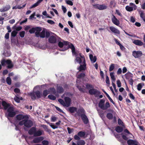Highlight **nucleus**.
<instances>
[{
    "instance_id": "f257e3e1",
    "label": "nucleus",
    "mask_w": 145,
    "mask_h": 145,
    "mask_svg": "<svg viewBox=\"0 0 145 145\" xmlns=\"http://www.w3.org/2000/svg\"><path fill=\"white\" fill-rule=\"evenodd\" d=\"M58 44L60 48L63 47L64 45H68L69 47L71 49L73 54L75 55L76 56H78L77 52L75 51V47L72 44L67 41H63V42H59Z\"/></svg>"
},
{
    "instance_id": "f03ea898",
    "label": "nucleus",
    "mask_w": 145,
    "mask_h": 145,
    "mask_svg": "<svg viewBox=\"0 0 145 145\" xmlns=\"http://www.w3.org/2000/svg\"><path fill=\"white\" fill-rule=\"evenodd\" d=\"M28 118H25L20 121L19 123V125L22 126L24 125V126L27 128H30L33 125V122Z\"/></svg>"
},
{
    "instance_id": "7ed1b4c3",
    "label": "nucleus",
    "mask_w": 145,
    "mask_h": 145,
    "mask_svg": "<svg viewBox=\"0 0 145 145\" xmlns=\"http://www.w3.org/2000/svg\"><path fill=\"white\" fill-rule=\"evenodd\" d=\"M105 100L104 99H101L100 100L98 105L99 107L103 110H106L110 107L109 102L106 103L105 105Z\"/></svg>"
},
{
    "instance_id": "20e7f679",
    "label": "nucleus",
    "mask_w": 145,
    "mask_h": 145,
    "mask_svg": "<svg viewBox=\"0 0 145 145\" xmlns=\"http://www.w3.org/2000/svg\"><path fill=\"white\" fill-rule=\"evenodd\" d=\"M14 110L13 106L10 107L7 109V113L6 115L8 119H9L8 117H13L15 115L16 113Z\"/></svg>"
},
{
    "instance_id": "39448f33",
    "label": "nucleus",
    "mask_w": 145,
    "mask_h": 145,
    "mask_svg": "<svg viewBox=\"0 0 145 145\" xmlns=\"http://www.w3.org/2000/svg\"><path fill=\"white\" fill-rule=\"evenodd\" d=\"M1 63L2 65L3 66H5L6 64H7L8 65L7 67L9 69L13 67L12 62L10 60H6L4 59H3L1 60Z\"/></svg>"
},
{
    "instance_id": "423d86ee",
    "label": "nucleus",
    "mask_w": 145,
    "mask_h": 145,
    "mask_svg": "<svg viewBox=\"0 0 145 145\" xmlns=\"http://www.w3.org/2000/svg\"><path fill=\"white\" fill-rule=\"evenodd\" d=\"M83 62H82V63L80 64V66L77 68V69L79 70V71H84L86 69V64L84 58H83Z\"/></svg>"
},
{
    "instance_id": "0eeeda50",
    "label": "nucleus",
    "mask_w": 145,
    "mask_h": 145,
    "mask_svg": "<svg viewBox=\"0 0 145 145\" xmlns=\"http://www.w3.org/2000/svg\"><path fill=\"white\" fill-rule=\"evenodd\" d=\"M89 93L91 95H94L95 97H97L100 94V92L97 90L94 89H91L89 90Z\"/></svg>"
},
{
    "instance_id": "6e6552de",
    "label": "nucleus",
    "mask_w": 145,
    "mask_h": 145,
    "mask_svg": "<svg viewBox=\"0 0 145 145\" xmlns=\"http://www.w3.org/2000/svg\"><path fill=\"white\" fill-rule=\"evenodd\" d=\"M142 54V52L139 50L134 51L132 52V55L135 58H138L141 57Z\"/></svg>"
},
{
    "instance_id": "1a4fd4ad",
    "label": "nucleus",
    "mask_w": 145,
    "mask_h": 145,
    "mask_svg": "<svg viewBox=\"0 0 145 145\" xmlns=\"http://www.w3.org/2000/svg\"><path fill=\"white\" fill-rule=\"evenodd\" d=\"M45 29H44L42 32L38 31L35 33L36 36L37 37H40L42 38H44L45 37Z\"/></svg>"
},
{
    "instance_id": "9d476101",
    "label": "nucleus",
    "mask_w": 145,
    "mask_h": 145,
    "mask_svg": "<svg viewBox=\"0 0 145 145\" xmlns=\"http://www.w3.org/2000/svg\"><path fill=\"white\" fill-rule=\"evenodd\" d=\"M93 7L99 10H103L106 9L107 7L105 5H100L98 4H95L93 5Z\"/></svg>"
},
{
    "instance_id": "9b49d317",
    "label": "nucleus",
    "mask_w": 145,
    "mask_h": 145,
    "mask_svg": "<svg viewBox=\"0 0 145 145\" xmlns=\"http://www.w3.org/2000/svg\"><path fill=\"white\" fill-rule=\"evenodd\" d=\"M16 118L17 120L20 121L24 119L28 118H29L27 115H24L22 114H19L16 116Z\"/></svg>"
},
{
    "instance_id": "f8f14e48",
    "label": "nucleus",
    "mask_w": 145,
    "mask_h": 145,
    "mask_svg": "<svg viewBox=\"0 0 145 145\" xmlns=\"http://www.w3.org/2000/svg\"><path fill=\"white\" fill-rule=\"evenodd\" d=\"M65 106L69 107L70 105L71 102V99L68 97H65Z\"/></svg>"
},
{
    "instance_id": "ddd939ff",
    "label": "nucleus",
    "mask_w": 145,
    "mask_h": 145,
    "mask_svg": "<svg viewBox=\"0 0 145 145\" xmlns=\"http://www.w3.org/2000/svg\"><path fill=\"white\" fill-rule=\"evenodd\" d=\"M42 29L40 27H37L35 28H32L29 31V32L31 34L35 32V33L37 32H38V31H40Z\"/></svg>"
},
{
    "instance_id": "4468645a",
    "label": "nucleus",
    "mask_w": 145,
    "mask_h": 145,
    "mask_svg": "<svg viewBox=\"0 0 145 145\" xmlns=\"http://www.w3.org/2000/svg\"><path fill=\"white\" fill-rule=\"evenodd\" d=\"M48 41L51 43H55L57 42V39L54 35H53L49 37Z\"/></svg>"
},
{
    "instance_id": "2eb2a0df",
    "label": "nucleus",
    "mask_w": 145,
    "mask_h": 145,
    "mask_svg": "<svg viewBox=\"0 0 145 145\" xmlns=\"http://www.w3.org/2000/svg\"><path fill=\"white\" fill-rule=\"evenodd\" d=\"M110 29L112 33L115 34H120V31L118 29L113 26L110 27Z\"/></svg>"
},
{
    "instance_id": "dca6fc26",
    "label": "nucleus",
    "mask_w": 145,
    "mask_h": 145,
    "mask_svg": "<svg viewBox=\"0 0 145 145\" xmlns=\"http://www.w3.org/2000/svg\"><path fill=\"white\" fill-rule=\"evenodd\" d=\"M112 21L114 24L117 26H118L120 24L119 21L114 15H113V17L112 18Z\"/></svg>"
},
{
    "instance_id": "f3484780",
    "label": "nucleus",
    "mask_w": 145,
    "mask_h": 145,
    "mask_svg": "<svg viewBox=\"0 0 145 145\" xmlns=\"http://www.w3.org/2000/svg\"><path fill=\"white\" fill-rule=\"evenodd\" d=\"M80 116L84 123L87 124L88 122V120L87 116L85 114H81Z\"/></svg>"
},
{
    "instance_id": "a211bd4d",
    "label": "nucleus",
    "mask_w": 145,
    "mask_h": 145,
    "mask_svg": "<svg viewBox=\"0 0 145 145\" xmlns=\"http://www.w3.org/2000/svg\"><path fill=\"white\" fill-rule=\"evenodd\" d=\"M80 57H76L75 59V61L78 63L80 64L82 63V61L83 62V58H84L83 56H82L81 55V54H79Z\"/></svg>"
},
{
    "instance_id": "6ab92c4d",
    "label": "nucleus",
    "mask_w": 145,
    "mask_h": 145,
    "mask_svg": "<svg viewBox=\"0 0 145 145\" xmlns=\"http://www.w3.org/2000/svg\"><path fill=\"white\" fill-rule=\"evenodd\" d=\"M10 8L9 5H7L0 9V11L1 12H5L8 10Z\"/></svg>"
},
{
    "instance_id": "aec40b11",
    "label": "nucleus",
    "mask_w": 145,
    "mask_h": 145,
    "mask_svg": "<svg viewBox=\"0 0 145 145\" xmlns=\"http://www.w3.org/2000/svg\"><path fill=\"white\" fill-rule=\"evenodd\" d=\"M2 105L4 109L5 110L8 109L9 107H10V104L4 101H2Z\"/></svg>"
},
{
    "instance_id": "412c9836",
    "label": "nucleus",
    "mask_w": 145,
    "mask_h": 145,
    "mask_svg": "<svg viewBox=\"0 0 145 145\" xmlns=\"http://www.w3.org/2000/svg\"><path fill=\"white\" fill-rule=\"evenodd\" d=\"M44 139V138L42 137H40L35 138L33 140V142L34 143H38L40 142Z\"/></svg>"
},
{
    "instance_id": "4be33fe9",
    "label": "nucleus",
    "mask_w": 145,
    "mask_h": 145,
    "mask_svg": "<svg viewBox=\"0 0 145 145\" xmlns=\"http://www.w3.org/2000/svg\"><path fill=\"white\" fill-rule=\"evenodd\" d=\"M44 133L43 131L41 130H39L37 131H35V133H34L35 137L39 136L43 134Z\"/></svg>"
},
{
    "instance_id": "5701e85b",
    "label": "nucleus",
    "mask_w": 145,
    "mask_h": 145,
    "mask_svg": "<svg viewBox=\"0 0 145 145\" xmlns=\"http://www.w3.org/2000/svg\"><path fill=\"white\" fill-rule=\"evenodd\" d=\"M133 42L136 45L141 46L143 44V43L141 40H137L133 41Z\"/></svg>"
},
{
    "instance_id": "b1692460",
    "label": "nucleus",
    "mask_w": 145,
    "mask_h": 145,
    "mask_svg": "<svg viewBox=\"0 0 145 145\" xmlns=\"http://www.w3.org/2000/svg\"><path fill=\"white\" fill-rule=\"evenodd\" d=\"M68 110L71 113H73L77 111V108L74 107H71L68 108Z\"/></svg>"
},
{
    "instance_id": "393cba45",
    "label": "nucleus",
    "mask_w": 145,
    "mask_h": 145,
    "mask_svg": "<svg viewBox=\"0 0 145 145\" xmlns=\"http://www.w3.org/2000/svg\"><path fill=\"white\" fill-rule=\"evenodd\" d=\"M85 111L83 108L79 109L77 112V113L79 116H80L81 114H84Z\"/></svg>"
},
{
    "instance_id": "a878e982",
    "label": "nucleus",
    "mask_w": 145,
    "mask_h": 145,
    "mask_svg": "<svg viewBox=\"0 0 145 145\" xmlns=\"http://www.w3.org/2000/svg\"><path fill=\"white\" fill-rule=\"evenodd\" d=\"M89 57L92 63H94L96 62L97 60V58L95 56H93L92 54H91L89 55Z\"/></svg>"
},
{
    "instance_id": "bb28decb",
    "label": "nucleus",
    "mask_w": 145,
    "mask_h": 145,
    "mask_svg": "<svg viewBox=\"0 0 145 145\" xmlns=\"http://www.w3.org/2000/svg\"><path fill=\"white\" fill-rule=\"evenodd\" d=\"M36 128L35 127H32L29 131L28 133L30 135L33 134L34 136V133H35Z\"/></svg>"
},
{
    "instance_id": "cd10ccee",
    "label": "nucleus",
    "mask_w": 145,
    "mask_h": 145,
    "mask_svg": "<svg viewBox=\"0 0 145 145\" xmlns=\"http://www.w3.org/2000/svg\"><path fill=\"white\" fill-rule=\"evenodd\" d=\"M43 1V0H38V1L36 3H35L33 5H32L30 7V8H35L38 6Z\"/></svg>"
},
{
    "instance_id": "c85d7f7f",
    "label": "nucleus",
    "mask_w": 145,
    "mask_h": 145,
    "mask_svg": "<svg viewBox=\"0 0 145 145\" xmlns=\"http://www.w3.org/2000/svg\"><path fill=\"white\" fill-rule=\"evenodd\" d=\"M125 76L126 79L129 80L132 79L133 75L131 73H127L125 74Z\"/></svg>"
},
{
    "instance_id": "c756f323",
    "label": "nucleus",
    "mask_w": 145,
    "mask_h": 145,
    "mask_svg": "<svg viewBox=\"0 0 145 145\" xmlns=\"http://www.w3.org/2000/svg\"><path fill=\"white\" fill-rule=\"evenodd\" d=\"M102 90L103 91L104 93L106 94V96L108 97V99L110 100V101L112 103V104L114 105L115 104V103L113 101L112 99L111 98L108 94L104 90V89H103Z\"/></svg>"
},
{
    "instance_id": "7c9ffc66",
    "label": "nucleus",
    "mask_w": 145,
    "mask_h": 145,
    "mask_svg": "<svg viewBox=\"0 0 145 145\" xmlns=\"http://www.w3.org/2000/svg\"><path fill=\"white\" fill-rule=\"evenodd\" d=\"M77 145H84L85 142L84 141L82 140H80L76 142Z\"/></svg>"
},
{
    "instance_id": "2f4dec72",
    "label": "nucleus",
    "mask_w": 145,
    "mask_h": 145,
    "mask_svg": "<svg viewBox=\"0 0 145 145\" xmlns=\"http://www.w3.org/2000/svg\"><path fill=\"white\" fill-rule=\"evenodd\" d=\"M136 141L133 140L129 139L127 141V143L129 145H133L135 144Z\"/></svg>"
},
{
    "instance_id": "473e14b6",
    "label": "nucleus",
    "mask_w": 145,
    "mask_h": 145,
    "mask_svg": "<svg viewBox=\"0 0 145 145\" xmlns=\"http://www.w3.org/2000/svg\"><path fill=\"white\" fill-rule=\"evenodd\" d=\"M86 135V132L83 131H80L78 133V135L81 137H84Z\"/></svg>"
},
{
    "instance_id": "72a5a7b5",
    "label": "nucleus",
    "mask_w": 145,
    "mask_h": 145,
    "mask_svg": "<svg viewBox=\"0 0 145 145\" xmlns=\"http://www.w3.org/2000/svg\"><path fill=\"white\" fill-rule=\"evenodd\" d=\"M126 10L129 12H131L134 10V8L133 7H130L129 6H127L125 7Z\"/></svg>"
},
{
    "instance_id": "f704fd0d",
    "label": "nucleus",
    "mask_w": 145,
    "mask_h": 145,
    "mask_svg": "<svg viewBox=\"0 0 145 145\" xmlns=\"http://www.w3.org/2000/svg\"><path fill=\"white\" fill-rule=\"evenodd\" d=\"M57 91L59 93L63 92L64 91L63 88L60 86L57 87Z\"/></svg>"
},
{
    "instance_id": "c9c22d12",
    "label": "nucleus",
    "mask_w": 145,
    "mask_h": 145,
    "mask_svg": "<svg viewBox=\"0 0 145 145\" xmlns=\"http://www.w3.org/2000/svg\"><path fill=\"white\" fill-rule=\"evenodd\" d=\"M115 130L117 132L120 133L123 131V129L121 127L118 126L116 127Z\"/></svg>"
},
{
    "instance_id": "e433bc0d",
    "label": "nucleus",
    "mask_w": 145,
    "mask_h": 145,
    "mask_svg": "<svg viewBox=\"0 0 145 145\" xmlns=\"http://www.w3.org/2000/svg\"><path fill=\"white\" fill-rule=\"evenodd\" d=\"M35 93L37 96V98H41L42 96V95L40 92L39 91H37L35 92Z\"/></svg>"
},
{
    "instance_id": "4c0bfd02",
    "label": "nucleus",
    "mask_w": 145,
    "mask_h": 145,
    "mask_svg": "<svg viewBox=\"0 0 145 145\" xmlns=\"http://www.w3.org/2000/svg\"><path fill=\"white\" fill-rule=\"evenodd\" d=\"M35 95V92L31 93L29 94V95L31 97V99L33 100H35L36 99V97Z\"/></svg>"
},
{
    "instance_id": "58836bf2",
    "label": "nucleus",
    "mask_w": 145,
    "mask_h": 145,
    "mask_svg": "<svg viewBox=\"0 0 145 145\" xmlns=\"http://www.w3.org/2000/svg\"><path fill=\"white\" fill-rule=\"evenodd\" d=\"M6 81L7 83L9 85H10L11 84V80L9 76L7 77Z\"/></svg>"
},
{
    "instance_id": "ea45409f",
    "label": "nucleus",
    "mask_w": 145,
    "mask_h": 145,
    "mask_svg": "<svg viewBox=\"0 0 145 145\" xmlns=\"http://www.w3.org/2000/svg\"><path fill=\"white\" fill-rule=\"evenodd\" d=\"M107 118L109 120L112 119L113 118V115L111 113H108L106 114Z\"/></svg>"
},
{
    "instance_id": "a19ab883",
    "label": "nucleus",
    "mask_w": 145,
    "mask_h": 145,
    "mask_svg": "<svg viewBox=\"0 0 145 145\" xmlns=\"http://www.w3.org/2000/svg\"><path fill=\"white\" fill-rule=\"evenodd\" d=\"M114 72H111L110 73V74L111 79L114 82L116 80V78L114 75Z\"/></svg>"
},
{
    "instance_id": "79ce46f5",
    "label": "nucleus",
    "mask_w": 145,
    "mask_h": 145,
    "mask_svg": "<svg viewBox=\"0 0 145 145\" xmlns=\"http://www.w3.org/2000/svg\"><path fill=\"white\" fill-rule=\"evenodd\" d=\"M47 123H48L50 126L54 129H56L58 128V127L57 126L55 125L54 123H49L48 122H47Z\"/></svg>"
},
{
    "instance_id": "37998d69",
    "label": "nucleus",
    "mask_w": 145,
    "mask_h": 145,
    "mask_svg": "<svg viewBox=\"0 0 145 145\" xmlns=\"http://www.w3.org/2000/svg\"><path fill=\"white\" fill-rule=\"evenodd\" d=\"M144 84L143 83H139L137 86V89L138 91L140 90L142 87L144 86Z\"/></svg>"
},
{
    "instance_id": "c03bdc74",
    "label": "nucleus",
    "mask_w": 145,
    "mask_h": 145,
    "mask_svg": "<svg viewBox=\"0 0 145 145\" xmlns=\"http://www.w3.org/2000/svg\"><path fill=\"white\" fill-rule=\"evenodd\" d=\"M115 67V65L114 64L112 63L111 64L109 68V71H111L114 69Z\"/></svg>"
},
{
    "instance_id": "a18cd8bd",
    "label": "nucleus",
    "mask_w": 145,
    "mask_h": 145,
    "mask_svg": "<svg viewBox=\"0 0 145 145\" xmlns=\"http://www.w3.org/2000/svg\"><path fill=\"white\" fill-rule=\"evenodd\" d=\"M140 17L143 20L145 19V14L142 11H140Z\"/></svg>"
},
{
    "instance_id": "49530a36",
    "label": "nucleus",
    "mask_w": 145,
    "mask_h": 145,
    "mask_svg": "<svg viewBox=\"0 0 145 145\" xmlns=\"http://www.w3.org/2000/svg\"><path fill=\"white\" fill-rule=\"evenodd\" d=\"M48 97L49 99L53 100H55L56 98L55 96L52 95H48Z\"/></svg>"
},
{
    "instance_id": "de8ad7c7",
    "label": "nucleus",
    "mask_w": 145,
    "mask_h": 145,
    "mask_svg": "<svg viewBox=\"0 0 145 145\" xmlns=\"http://www.w3.org/2000/svg\"><path fill=\"white\" fill-rule=\"evenodd\" d=\"M49 91H48L47 90H44L43 92V95L44 97H46L49 94Z\"/></svg>"
},
{
    "instance_id": "09e8293b",
    "label": "nucleus",
    "mask_w": 145,
    "mask_h": 145,
    "mask_svg": "<svg viewBox=\"0 0 145 145\" xmlns=\"http://www.w3.org/2000/svg\"><path fill=\"white\" fill-rule=\"evenodd\" d=\"M49 90V91L51 93L54 94L56 93V90L54 88H50Z\"/></svg>"
},
{
    "instance_id": "8fccbe9b",
    "label": "nucleus",
    "mask_w": 145,
    "mask_h": 145,
    "mask_svg": "<svg viewBox=\"0 0 145 145\" xmlns=\"http://www.w3.org/2000/svg\"><path fill=\"white\" fill-rule=\"evenodd\" d=\"M17 33L18 32L16 31H13L11 33V36L13 37H15L17 34Z\"/></svg>"
},
{
    "instance_id": "3c124183",
    "label": "nucleus",
    "mask_w": 145,
    "mask_h": 145,
    "mask_svg": "<svg viewBox=\"0 0 145 145\" xmlns=\"http://www.w3.org/2000/svg\"><path fill=\"white\" fill-rule=\"evenodd\" d=\"M85 76V73H82L78 75L77 76V77L78 78H80L82 77H84Z\"/></svg>"
},
{
    "instance_id": "603ef678",
    "label": "nucleus",
    "mask_w": 145,
    "mask_h": 145,
    "mask_svg": "<svg viewBox=\"0 0 145 145\" xmlns=\"http://www.w3.org/2000/svg\"><path fill=\"white\" fill-rule=\"evenodd\" d=\"M25 31H22L20 32L19 34L20 37L22 38L24 37L25 36Z\"/></svg>"
},
{
    "instance_id": "864d4df0",
    "label": "nucleus",
    "mask_w": 145,
    "mask_h": 145,
    "mask_svg": "<svg viewBox=\"0 0 145 145\" xmlns=\"http://www.w3.org/2000/svg\"><path fill=\"white\" fill-rule=\"evenodd\" d=\"M129 5L131 6H132V7H133L134 8V10H135L137 8V6L134 3H129Z\"/></svg>"
},
{
    "instance_id": "5fc2aeb1",
    "label": "nucleus",
    "mask_w": 145,
    "mask_h": 145,
    "mask_svg": "<svg viewBox=\"0 0 145 145\" xmlns=\"http://www.w3.org/2000/svg\"><path fill=\"white\" fill-rule=\"evenodd\" d=\"M99 115L101 118H103L104 116V114L103 112V111L101 110H98Z\"/></svg>"
},
{
    "instance_id": "6e6d98bb",
    "label": "nucleus",
    "mask_w": 145,
    "mask_h": 145,
    "mask_svg": "<svg viewBox=\"0 0 145 145\" xmlns=\"http://www.w3.org/2000/svg\"><path fill=\"white\" fill-rule=\"evenodd\" d=\"M58 101L63 106H65V102L64 101L61 99H59L58 100Z\"/></svg>"
},
{
    "instance_id": "4d7b16f0",
    "label": "nucleus",
    "mask_w": 145,
    "mask_h": 145,
    "mask_svg": "<svg viewBox=\"0 0 145 145\" xmlns=\"http://www.w3.org/2000/svg\"><path fill=\"white\" fill-rule=\"evenodd\" d=\"M57 119V118L56 117L53 116L51 117V121L52 122H54L56 121Z\"/></svg>"
},
{
    "instance_id": "13d9d810",
    "label": "nucleus",
    "mask_w": 145,
    "mask_h": 145,
    "mask_svg": "<svg viewBox=\"0 0 145 145\" xmlns=\"http://www.w3.org/2000/svg\"><path fill=\"white\" fill-rule=\"evenodd\" d=\"M86 88L88 89H89L93 88V87L92 85L88 84H87L86 85Z\"/></svg>"
},
{
    "instance_id": "bf43d9fd",
    "label": "nucleus",
    "mask_w": 145,
    "mask_h": 145,
    "mask_svg": "<svg viewBox=\"0 0 145 145\" xmlns=\"http://www.w3.org/2000/svg\"><path fill=\"white\" fill-rule=\"evenodd\" d=\"M42 145H48L49 142L47 140H44L42 141Z\"/></svg>"
},
{
    "instance_id": "052dcab7",
    "label": "nucleus",
    "mask_w": 145,
    "mask_h": 145,
    "mask_svg": "<svg viewBox=\"0 0 145 145\" xmlns=\"http://www.w3.org/2000/svg\"><path fill=\"white\" fill-rule=\"evenodd\" d=\"M14 101L18 103H19L20 102V98L17 96H16L14 98Z\"/></svg>"
},
{
    "instance_id": "680f3d73",
    "label": "nucleus",
    "mask_w": 145,
    "mask_h": 145,
    "mask_svg": "<svg viewBox=\"0 0 145 145\" xmlns=\"http://www.w3.org/2000/svg\"><path fill=\"white\" fill-rule=\"evenodd\" d=\"M66 3L68 5H70L71 6H72L73 5V3L70 0H66Z\"/></svg>"
},
{
    "instance_id": "e2e57ef3",
    "label": "nucleus",
    "mask_w": 145,
    "mask_h": 145,
    "mask_svg": "<svg viewBox=\"0 0 145 145\" xmlns=\"http://www.w3.org/2000/svg\"><path fill=\"white\" fill-rule=\"evenodd\" d=\"M118 123L119 125H123V123L120 119H118Z\"/></svg>"
},
{
    "instance_id": "0e129e2a",
    "label": "nucleus",
    "mask_w": 145,
    "mask_h": 145,
    "mask_svg": "<svg viewBox=\"0 0 145 145\" xmlns=\"http://www.w3.org/2000/svg\"><path fill=\"white\" fill-rule=\"evenodd\" d=\"M122 72V70L121 68H119L118 69V70L117 72V73L118 75L121 74Z\"/></svg>"
},
{
    "instance_id": "69168bd1",
    "label": "nucleus",
    "mask_w": 145,
    "mask_h": 145,
    "mask_svg": "<svg viewBox=\"0 0 145 145\" xmlns=\"http://www.w3.org/2000/svg\"><path fill=\"white\" fill-rule=\"evenodd\" d=\"M117 84L118 87L120 88L121 87V84L120 81L119 80H117Z\"/></svg>"
},
{
    "instance_id": "338daca9",
    "label": "nucleus",
    "mask_w": 145,
    "mask_h": 145,
    "mask_svg": "<svg viewBox=\"0 0 145 145\" xmlns=\"http://www.w3.org/2000/svg\"><path fill=\"white\" fill-rule=\"evenodd\" d=\"M45 35H46V38L48 37L50 35V32L46 31V30L45 31Z\"/></svg>"
},
{
    "instance_id": "774afa93",
    "label": "nucleus",
    "mask_w": 145,
    "mask_h": 145,
    "mask_svg": "<svg viewBox=\"0 0 145 145\" xmlns=\"http://www.w3.org/2000/svg\"><path fill=\"white\" fill-rule=\"evenodd\" d=\"M48 23L51 24H55V22L51 20H48L47 21Z\"/></svg>"
}]
</instances>
